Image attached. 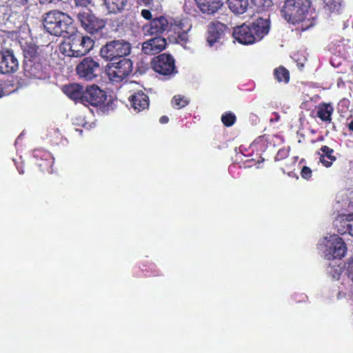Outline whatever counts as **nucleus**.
<instances>
[{
  "label": "nucleus",
  "instance_id": "nucleus-43",
  "mask_svg": "<svg viewBox=\"0 0 353 353\" xmlns=\"http://www.w3.org/2000/svg\"><path fill=\"white\" fill-rule=\"evenodd\" d=\"M156 265L154 263H150V266H149V268L151 270H154V269L156 268Z\"/></svg>",
  "mask_w": 353,
  "mask_h": 353
},
{
  "label": "nucleus",
  "instance_id": "nucleus-21",
  "mask_svg": "<svg viewBox=\"0 0 353 353\" xmlns=\"http://www.w3.org/2000/svg\"><path fill=\"white\" fill-rule=\"evenodd\" d=\"M86 32L94 37L95 39H99L108 34L105 23H81Z\"/></svg>",
  "mask_w": 353,
  "mask_h": 353
},
{
  "label": "nucleus",
  "instance_id": "nucleus-17",
  "mask_svg": "<svg viewBox=\"0 0 353 353\" xmlns=\"http://www.w3.org/2000/svg\"><path fill=\"white\" fill-rule=\"evenodd\" d=\"M228 27L225 23H210L208 26L206 41L210 46L219 43L225 36Z\"/></svg>",
  "mask_w": 353,
  "mask_h": 353
},
{
  "label": "nucleus",
  "instance_id": "nucleus-12",
  "mask_svg": "<svg viewBox=\"0 0 353 353\" xmlns=\"http://www.w3.org/2000/svg\"><path fill=\"white\" fill-rule=\"evenodd\" d=\"M329 245L325 251V256L327 260L342 259L347 252V246L344 241L338 234L330 236Z\"/></svg>",
  "mask_w": 353,
  "mask_h": 353
},
{
  "label": "nucleus",
  "instance_id": "nucleus-35",
  "mask_svg": "<svg viewBox=\"0 0 353 353\" xmlns=\"http://www.w3.org/2000/svg\"><path fill=\"white\" fill-rule=\"evenodd\" d=\"M312 171L308 166H303L301 171V176L304 179L308 180L312 177Z\"/></svg>",
  "mask_w": 353,
  "mask_h": 353
},
{
  "label": "nucleus",
  "instance_id": "nucleus-39",
  "mask_svg": "<svg viewBox=\"0 0 353 353\" xmlns=\"http://www.w3.org/2000/svg\"><path fill=\"white\" fill-rule=\"evenodd\" d=\"M168 121H169V118H168V117H167L165 115L161 117V118L159 119V122L162 124H165Z\"/></svg>",
  "mask_w": 353,
  "mask_h": 353
},
{
  "label": "nucleus",
  "instance_id": "nucleus-1",
  "mask_svg": "<svg viewBox=\"0 0 353 353\" xmlns=\"http://www.w3.org/2000/svg\"><path fill=\"white\" fill-rule=\"evenodd\" d=\"M24 61V75L30 79L48 80L50 78L51 67L48 62V52L52 50L50 44L38 46L32 42H25L21 45Z\"/></svg>",
  "mask_w": 353,
  "mask_h": 353
},
{
  "label": "nucleus",
  "instance_id": "nucleus-24",
  "mask_svg": "<svg viewBox=\"0 0 353 353\" xmlns=\"http://www.w3.org/2000/svg\"><path fill=\"white\" fill-rule=\"evenodd\" d=\"M337 231L341 234H349L353 236V213L345 216L336 224Z\"/></svg>",
  "mask_w": 353,
  "mask_h": 353
},
{
  "label": "nucleus",
  "instance_id": "nucleus-26",
  "mask_svg": "<svg viewBox=\"0 0 353 353\" xmlns=\"http://www.w3.org/2000/svg\"><path fill=\"white\" fill-rule=\"evenodd\" d=\"M227 2L230 10L236 14L245 12L249 5L248 0H228Z\"/></svg>",
  "mask_w": 353,
  "mask_h": 353
},
{
  "label": "nucleus",
  "instance_id": "nucleus-44",
  "mask_svg": "<svg viewBox=\"0 0 353 353\" xmlns=\"http://www.w3.org/2000/svg\"><path fill=\"white\" fill-rule=\"evenodd\" d=\"M348 128L350 130L353 131V120L349 123Z\"/></svg>",
  "mask_w": 353,
  "mask_h": 353
},
{
  "label": "nucleus",
  "instance_id": "nucleus-6",
  "mask_svg": "<svg viewBox=\"0 0 353 353\" xmlns=\"http://www.w3.org/2000/svg\"><path fill=\"white\" fill-rule=\"evenodd\" d=\"M131 52V44L125 40H113L107 42L100 50V55L107 61H112L118 58L129 55Z\"/></svg>",
  "mask_w": 353,
  "mask_h": 353
},
{
  "label": "nucleus",
  "instance_id": "nucleus-3",
  "mask_svg": "<svg viewBox=\"0 0 353 353\" xmlns=\"http://www.w3.org/2000/svg\"><path fill=\"white\" fill-rule=\"evenodd\" d=\"M191 28V23H144L141 28L145 37H157L167 30L169 37H174L179 43H187Z\"/></svg>",
  "mask_w": 353,
  "mask_h": 353
},
{
  "label": "nucleus",
  "instance_id": "nucleus-36",
  "mask_svg": "<svg viewBox=\"0 0 353 353\" xmlns=\"http://www.w3.org/2000/svg\"><path fill=\"white\" fill-rule=\"evenodd\" d=\"M347 275L348 277L351 279L353 282V258L350 259L347 263Z\"/></svg>",
  "mask_w": 353,
  "mask_h": 353
},
{
  "label": "nucleus",
  "instance_id": "nucleus-8",
  "mask_svg": "<svg viewBox=\"0 0 353 353\" xmlns=\"http://www.w3.org/2000/svg\"><path fill=\"white\" fill-rule=\"evenodd\" d=\"M101 68L98 61L91 57L83 58L76 66L78 76L85 81H93L101 73Z\"/></svg>",
  "mask_w": 353,
  "mask_h": 353
},
{
  "label": "nucleus",
  "instance_id": "nucleus-14",
  "mask_svg": "<svg viewBox=\"0 0 353 353\" xmlns=\"http://www.w3.org/2000/svg\"><path fill=\"white\" fill-rule=\"evenodd\" d=\"M72 23H42L43 28L51 35L70 38L75 32Z\"/></svg>",
  "mask_w": 353,
  "mask_h": 353
},
{
  "label": "nucleus",
  "instance_id": "nucleus-20",
  "mask_svg": "<svg viewBox=\"0 0 353 353\" xmlns=\"http://www.w3.org/2000/svg\"><path fill=\"white\" fill-rule=\"evenodd\" d=\"M203 14H213L223 6L221 0H194Z\"/></svg>",
  "mask_w": 353,
  "mask_h": 353
},
{
  "label": "nucleus",
  "instance_id": "nucleus-31",
  "mask_svg": "<svg viewBox=\"0 0 353 353\" xmlns=\"http://www.w3.org/2000/svg\"><path fill=\"white\" fill-rule=\"evenodd\" d=\"M252 3L256 7L257 12L265 11L273 5L272 0H252Z\"/></svg>",
  "mask_w": 353,
  "mask_h": 353
},
{
  "label": "nucleus",
  "instance_id": "nucleus-4",
  "mask_svg": "<svg viewBox=\"0 0 353 353\" xmlns=\"http://www.w3.org/2000/svg\"><path fill=\"white\" fill-rule=\"evenodd\" d=\"M241 23L233 28L232 37L239 43L251 45L255 43L256 37L259 39L263 38L270 31V23Z\"/></svg>",
  "mask_w": 353,
  "mask_h": 353
},
{
  "label": "nucleus",
  "instance_id": "nucleus-47",
  "mask_svg": "<svg viewBox=\"0 0 353 353\" xmlns=\"http://www.w3.org/2000/svg\"><path fill=\"white\" fill-rule=\"evenodd\" d=\"M2 96V90H1V88L0 87V97Z\"/></svg>",
  "mask_w": 353,
  "mask_h": 353
},
{
  "label": "nucleus",
  "instance_id": "nucleus-15",
  "mask_svg": "<svg viewBox=\"0 0 353 353\" xmlns=\"http://www.w3.org/2000/svg\"><path fill=\"white\" fill-rule=\"evenodd\" d=\"M18 68L19 61L14 57L13 51L7 50L1 54L0 72L2 74L13 73Z\"/></svg>",
  "mask_w": 353,
  "mask_h": 353
},
{
  "label": "nucleus",
  "instance_id": "nucleus-45",
  "mask_svg": "<svg viewBox=\"0 0 353 353\" xmlns=\"http://www.w3.org/2000/svg\"><path fill=\"white\" fill-rule=\"evenodd\" d=\"M263 22H265V23L270 22V18L263 20Z\"/></svg>",
  "mask_w": 353,
  "mask_h": 353
},
{
  "label": "nucleus",
  "instance_id": "nucleus-30",
  "mask_svg": "<svg viewBox=\"0 0 353 353\" xmlns=\"http://www.w3.org/2000/svg\"><path fill=\"white\" fill-rule=\"evenodd\" d=\"M274 76L275 79L279 82H284L287 83L290 81V72L283 66H279L274 70Z\"/></svg>",
  "mask_w": 353,
  "mask_h": 353
},
{
  "label": "nucleus",
  "instance_id": "nucleus-27",
  "mask_svg": "<svg viewBox=\"0 0 353 353\" xmlns=\"http://www.w3.org/2000/svg\"><path fill=\"white\" fill-rule=\"evenodd\" d=\"M128 0H104L110 13H118L124 10Z\"/></svg>",
  "mask_w": 353,
  "mask_h": 353
},
{
  "label": "nucleus",
  "instance_id": "nucleus-28",
  "mask_svg": "<svg viewBox=\"0 0 353 353\" xmlns=\"http://www.w3.org/2000/svg\"><path fill=\"white\" fill-rule=\"evenodd\" d=\"M79 22H98L97 18L92 11L88 8H83L78 12H74Z\"/></svg>",
  "mask_w": 353,
  "mask_h": 353
},
{
  "label": "nucleus",
  "instance_id": "nucleus-18",
  "mask_svg": "<svg viewBox=\"0 0 353 353\" xmlns=\"http://www.w3.org/2000/svg\"><path fill=\"white\" fill-rule=\"evenodd\" d=\"M165 39L157 36L142 43V52L145 54H155L162 51L166 46Z\"/></svg>",
  "mask_w": 353,
  "mask_h": 353
},
{
  "label": "nucleus",
  "instance_id": "nucleus-16",
  "mask_svg": "<svg viewBox=\"0 0 353 353\" xmlns=\"http://www.w3.org/2000/svg\"><path fill=\"white\" fill-rule=\"evenodd\" d=\"M128 100L131 108L137 112L148 109L150 105L149 97L143 90L134 92L129 96Z\"/></svg>",
  "mask_w": 353,
  "mask_h": 353
},
{
  "label": "nucleus",
  "instance_id": "nucleus-46",
  "mask_svg": "<svg viewBox=\"0 0 353 353\" xmlns=\"http://www.w3.org/2000/svg\"><path fill=\"white\" fill-rule=\"evenodd\" d=\"M259 20H263V19H262V18H261V17H258V18L256 19L257 22H259Z\"/></svg>",
  "mask_w": 353,
  "mask_h": 353
},
{
  "label": "nucleus",
  "instance_id": "nucleus-2",
  "mask_svg": "<svg viewBox=\"0 0 353 353\" xmlns=\"http://www.w3.org/2000/svg\"><path fill=\"white\" fill-rule=\"evenodd\" d=\"M281 12L288 22L313 21L318 16L310 0H286Z\"/></svg>",
  "mask_w": 353,
  "mask_h": 353
},
{
  "label": "nucleus",
  "instance_id": "nucleus-7",
  "mask_svg": "<svg viewBox=\"0 0 353 353\" xmlns=\"http://www.w3.org/2000/svg\"><path fill=\"white\" fill-rule=\"evenodd\" d=\"M150 64L152 70L161 75L170 77L177 73L175 59L170 54L162 53L154 57Z\"/></svg>",
  "mask_w": 353,
  "mask_h": 353
},
{
  "label": "nucleus",
  "instance_id": "nucleus-23",
  "mask_svg": "<svg viewBox=\"0 0 353 353\" xmlns=\"http://www.w3.org/2000/svg\"><path fill=\"white\" fill-rule=\"evenodd\" d=\"M42 16V22H67L72 17L57 10H50Z\"/></svg>",
  "mask_w": 353,
  "mask_h": 353
},
{
  "label": "nucleus",
  "instance_id": "nucleus-11",
  "mask_svg": "<svg viewBox=\"0 0 353 353\" xmlns=\"http://www.w3.org/2000/svg\"><path fill=\"white\" fill-rule=\"evenodd\" d=\"M132 68V61L123 58L118 62L112 63L107 70V74L111 81L121 82L131 74Z\"/></svg>",
  "mask_w": 353,
  "mask_h": 353
},
{
  "label": "nucleus",
  "instance_id": "nucleus-22",
  "mask_svg": "<svg viewBox=\"0 0 353 353\" xmlns=\"http://www.w3.org/2000/svg\"><path fill=\"white\" fill-rule=\"evenodd\" d=\"M334 112V108L330 103L322 102L316 106V117L323 122L330 123L332 121V115Z\"/></svg>",
  "mask_w": 353,
  "mask_h": 353
},
{
  "label": "nucleus",
  "instance_id": "nucleus-38",
  "mask_svg": "<svg viewBox=\"0 0 353 353\" xmlns=\"http://www.w3.org/2000/svg\"><path fill=\"white\" fill-rule=\"evenodd\" d=\"M314 25V23H310V25L305 27H303V25H301V26H299L297 28H296L295 30L297 32V34H300L301 32H303L308 30L311 27H313Z\"/></svg>",
  "mask_w": 353,
  "mask_h": 353
},
{
  "label": "nucleus",
  "instance_id": "nucleus-13",
  "mask_svg": "<svg viewBox=\"0 0 353 353\" xmlns=\"http://www.w3.org/2000/svg\"><path fill=\"white\" fill-rule=\"evenodd\" d=\"M33 157L36 159V164L41 171L48 173L52 172L54 159L50 152L42 148L35 149Z\"/></svg>",
  "mask_w": 353,
  "mask_h": 353
},
{
  "label": "nucleus",
  "instance_id": "nucleus-33",
  "mask_svg": "<svg viewBox=\"0 0 353 353\" xmlns=\"http://www.w3.org/2000/svg\"><path fill=\"white\" fill-rule=\"evenodd\" d=\"M236 121L235 114L231 112H226L221 116V121L226 127L233 125Z\"/></svg>",
  "mask_w": 353,
  "mask_h": 353
},
{
  "label": "nucleus",
  "instance_id": "nucleus-19",
  "mask_svg": "<svg viewBox=\"0 0 353 353\" xmlns=\"http://www.w3.org/2000/svg\"><path fill=\"white\" fill-rule=\"evenodd\" d=\"M63 92L76 103L82 104L83 101L84 88L79 83H69L64 85L62 88Z\"/></svg>",
  "mask_w": 353,
  "mask_h": 353
},
{
  "label": "nucleus",
  "instance_id": "nucleus-5",
  "mask_svg": "<svg viewBox=\"0 0 353 353\" xmlns=\"http://www.w3.org/2000/svg\"><path fill=\"white\" fill-rule=\"evenodd\" d=\"M68 43L60 46L61 52L68 57H80L88 54L93 48L94 42L88 36L73 34Z\"/></svg>",
  "mask_w": 353,
  "mask_h": 353
},
{
  "label": "nucleus",
  "instance_id": "nucleus-41",
  "mask_svg": "<svg viewBox=\"0 0 353 353\" xmlns=\"http://www.w3.org/2000/svg\"><path fill=\"white\" fill-rule=\"evenodd\" d=\"M17 3L20 5H25L28 3V0H14Z\"/></svg>",
  "mask_w": 353,
  "mask_h": 353
},
{
  "label": "nucleus",
  "instance_id": "nucleus-34",
  "mask_svg": "<svg viewBox=\"0 0 353 353\" xmlns=\"http://www.w3.org/2000/svg\"><path fill=\"white\" fill-rule=\"evenodd\" d=\"M290 151V147H283L282 148L279 149L274 157L275 161L286 159L289 157Z\"/></svg>",
  "mask_w": 353,
  "mask_h": 353
},
{
  "label": "nucleus",
  "instance_id": "nucleus-9",
  "mask_svg": "<svg viewBox=\"0 0 353 353\" xmlns=\"http://www.w3.org/2000/svg\"><path fill=\"white\" fill-rule=\"evenodd\" d=\"M83 101L82 104L85 106L92 105L93 107L102 108V111L105 112L109 110L108 104L104 105L103 103L107 99L106 92L101 90L97 85L88 86L84 91Z\"/></svg>",
  "mask_w": 353,
  "mask_h": 353
},
{
  "label": "nucleus",
  "instance_id": "nucleus-32",
  "mask_svg": "<svg viewBox=\"0 0 353 353\" xmlns=\"http://www.w3.org/2000/svg\"><path fill=\"white\" fill-rule=\"evenodd\" d=\"M189 100L184 96L178 94L173 97L172 99V106L177 109H181L189 104Z\"/></svg>",
  "mask_w": 353,
  "mask_h": 353
},
{
  "label": "nucleus",
  "instance_id": "nucleus-48",
  "mask_svg": "<svg viewBox=\"0 0 353 353\" xmlns=\"http://www.w3.org/2000/svg\"><path fill=\"white\" fill-rule=\"evenodd\" d=\"M20 174H23V171H19Z\"/></svg>",
  "mask_w": 353,
  "mask_h": 353
},
{
  "label": "nucleus",
  "instance_id": "nucleus-40",
  "mask_svg": "<svg viewBox=\"0 0 353 353\" xmlns=\"http://www.w3.org/2000/svg\"><path fill=\"white\" fill-rule=\"evenodd\" d=\"M137 1L139 3H143L145 5H148V4L151 3L153 1V0H137Z\"/></svg>",
  "mask_w": 353,
  "mask_h": 353
},
{
  "label": "nucleus",
  "instance_id": "nucleus-25",
  "mask_svg": "<svg viewBox=\"0 0 353 353\" xmlns=\"http://www.w3.org/2000/svg\"><path fill=\"white\" fill-rule=\"evenodd\" d=\"M320 150L323 153L320 154V162L326 168L331 167L333 162L336 160V157L333 155L334 150L327 145H323Z\"/></svg>",
  "mask_w": 353,
  "mask_h": 353
},
{
  "label": "nucleus",
  "instance_id": "nucleus-49",
  "mask_svg": "<svg viewBox=\"0 0 353 353\" xmlns=\"http://www.w3.org/2000/svg\"><path fill=\"white\" fill-rule=\"evenodd\" d=\"M292 24H293V25H296V23H293ZM297 24H298V25H300V23H297Z\"/></svg>",
  "mask_w": 353,
  "mask_h": 353
},
{
  "label": "nucleus",
  "instance_id": "nucleus-42",
  "mask_svg": "<svg viewBox=\"0 0 353 353\" xmlns=\"http://www.w3.org/2000/svg\"><path fill=\"white\" fill-rule=\"evenodd\" d=\"M129 15L131 16L132 18H134L135 20H137V18H136V12H134L133 11H131L130 13H129Z\"/></svg>",
  "mask_w": 353,
  "mask_h": 353
},
{
  "label": "nucleus",
  "instance_id": "nucleus-29",
  "mask_svg": "<svg viewBox=\"0 0 353 353\" xmlns=\"http://www.w3.org/2000/svg\"><path fill=\"white\" fill-rule=\"evenodd\" d=\"M141 15L144 19L151 22H168L166 18L162 14H159L157 11L152 12L148 9H143Z\"/></svg>",
  "mask_w": 353,
  "mask_h": 353
},
{
  "label": "nucleus",
  "instance_id": "nucleus-37",
  "mask_svg": "<svg viewBox=\"0 0 353 353\" xmlns=\"http://www.w3.org/2000/svg\"><path fill=\"white\" fill-rule=\"evenodd\" d=\"M77 6L87 7L91 3V0H73Z\"/></svg>",
  "mask_w": 353,
  "mask_h": 353
},
{
  "label": "nucleus",
  "instance_id": "nucleus-10",
  "mask_svg": "<svg viewBox=\"0 0 353 353\" xmlns=\"http://www.w3.org/2000/svg\"><path fill=\"white\" fill-rule=\"evenodd\" d=\"M41 15V12L37 4H31L24 9L23 14H19L17 12H12L10 9L8 8L5 9V12H3L2 21H6L7 22H28V21H32L34 19H39Z\"/></svg>",
  "mask_w": 353,
  "mask_h": 353
}]
</instances>
